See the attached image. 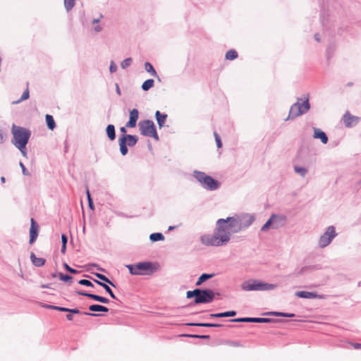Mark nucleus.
Listing matches in <instances>:
<instances>
[{
	"mask_svg": "<svg viewBox=\"0 0 361 361\" xmlns=\"http://www.w3.org/2000/svg\"><path fill=\"white\" fill-rule=\"evenodd\" d=\"M87 198H88V202H89V206L90 208H93V202L92 201V199L90 197V192H89V190L87 191Z\"/></svg>",
	"mask_w": 361,
	"mask_h": 361,
	"instance_id": "obj_46",
	"label": "nucleus"
},
{
	"mask_svg": "<svg viewBox=\"0 0 361 361\" xmlns=\"http://www.w3.org/2000/svg\"><path fill=\"white\" fill-rule=\"evenodd\" d=\"M94 281L97 283L98 285L102 286L112 298L116 299L115 295L114 294V293L112 292L111 289L109 288V286L97 280H94Z\"/></svg>",
	"mask_w": 361,
	"mask_h": 361,
	"instance_id": "obj_24",
	"label": "nucleus"
},
{
	"mask_svg": "<svg viewBox=\"0 0 361 361\" xmlns=\"http://www.w3.org/2000/svg\"><path fill=\"white\" fill-rule=\"evenodd\" d=\"M61 241H62V245H66L67 244L68 238H67L66 235L63 234L61 235Z\"/></svg>",
	"mask_w": 361,
	"mask_h": 361,
	"instance_id": "obj_47",
	"label": "nucleus"
},
{
	"mask_svg": "<svg viewBox=\"0 0 361 361\" xmlns=\"http://www.w3.org/2000/svg\"><path fill=\"white\" fill-rule=\"evenodd\" d=\"M60 279L65 282H69L71 283L73 280V277L68 275H64L63 274H60L59 275Z\"/></svg>",
	"mask_w": 361,
	"mask_h": 361,
	"instance_id": "obj_37",
	"label": "nucleus"
},
{
	"mask_svg": "<svg viewBox=\"0 0 361 361\" xmlns=\"http://www.w3.org/2000/svg\"><path fill=\"white\" fill-rule=\"evenodd\" d=\"M12 134L13 136V144L21 152L24 157H26V145L31 135L30 131L25 128L13 125Z\"/></svg>",
	"mask_w": 361,
	"mask_h": 361,
	"instance_id": "obj_2",
	"label": "nucleus"
},
{
	"mask_svg": "<svg viewBox=\"0 0 361 361\" xmlns=\"http://www.w3.org/2000/svg\"><path fill=\"white\" fill-rule=\"evenodd\" d=\"M64 267H65V269L68 271H69V272H71L72 274H77V273H78V271L76 269H74L71 268L66 263L64 264Z\"/></svg>",
	"mask_w": 361,
	"mask_h": 361,
	"instance_id": "obj_43",
	"label": "nucleus"
},
{
	"mask_svg": "<svg viewBox=\"0 0 361 361\" xmlns=\"http://www.w3.org/2000/svg\"><path fill=\"white\" fill-rule=\"evenodd\" d=\"M75 0H64V6L66 9L69 11L75 5Z\"/></svg>",
	"mask_w": 361,
	"mask_h": 361,
	"instance_id": "obj_34",
	"label": "nucleus"
},
{
	"mask_svg": "<svg viewBox=\"0 0 361 361\" xmlns=\"http://www.w3.org/2000/svg\"><path fill=\"white\" fill-rule=\"evenodd\" d=\"M295 295L302 298H324L322 295H318L317 294L314 293L307 292V291H298L295 293Z\"/></svg>",
	"mask_w": 361,
	"mask_h": 361,
	"instance_id": "obj_18",
	"label": "nucleus"
},
{
	"mask_svg": "<svg viewBox=\"0 0 361 361\" xmlns=\"http://www.w3.org/2000/svg\"><path fill=\"white\" fill-rule=\"evenodd\" d=\"M42 306L45 308L56 310H59L61 312L80 313V310L78 309H69V308H66V307H62L54 306V305H43Z\"/></svg>",
	"mask_w": 361,
	"mask_h": 361,
	"instance_id": "obj_17",
	"label": "nucleus"
},
{
	"mask_svg": "<svg viewBox=\"0 0 361 361\" xmlns=\"http://www.w3.org/2000/svg\"><path fill=\"white\" fill-rule=\"evenodd\" d=\"M29 97H30L29 89H28V87H27L26 90H25V92H23V94H22L20 99L16 102H13V104H18L19 102H20L22 101L27 99L29 98Z\"/></svg>",
	"mask_w": 361,
	"mask_h": 361,
	"instance_id": "obj_32",
	"label": "nucleus"
},
{
	"mask_svg": "<svg viewBox=\"0 0 361 361\" xmlns=\"http://www.w3.org/2000/svg\"><path fill=\"white\" fill-rule=\"evenodd\" d=\"M360 118L352 115L349 111H346L343 116V121L347 128H351L358 123Z\"/></svg>",
	"mask_w": 361,
	"mask_h": 361,
	"instance_id": "obj_12",
	"label": "nucleus"
},
{
	"mask_svg": "<svg viewBox=\"0 0 361 361\" xmlns=\"http://www.w3.org/2000/svg\"><path fill=\"white\" fill-rule=\"evenodd\" d=\"M155 116L159 128L163 127L167 118V114H162L159 111H157L155 113Z\"/></svg>",
	"mask_w": 361,
	"mask_h": 361,
	"instance_id": "obj_19",
	"label": "nucleus"
},
{
	"mask_svg": "<svg viewBox=\"0 0 361 361\" xmlns=\"http://www.w3.org/2000/svg\"><path fill=\"white\" fill-rule=\"evenodd\" d=\"M190 326H205V327H221L223 325L219 324H211V323H192L190 324Z\"/></svg>",
	"mask_w": 361,
	"mask_h": 361,
	"instance_id": "obj_26",
	"label": "nucleus"
},
{
	"mask_svg": "<svg viewBox=\"0 0 361 361\" xmlns=\"http://www.w3.org/2000/svg\"><path fill=\"white\" fill-rule=\"evenodd\" d=\"M85 314L86 315H90V316H92V317H97V316H100V314H96V313H88V312H84Z\"/></svg>",
	"mask_w": 361,
	"mask_h": 361,
	"instance_id": "obj_51",
	"label": "nucleus"
},
{
	"mask_svg": "<svg viewBox=\"0 0 361 361\" xmlns=\"http://www.w3.org/2000/svg\"><path fill=\"white\" fill-rule=\"evenodd\" d=\"M106 134L110 140H114L116 138L115 128L114 125L109 124L106 127Z\"/></svg>",
	"mask_w": 361,
	"mask_h": 361,
	"instance_id": "obj_21",
	"label": "nucleus"
},
{
	"mask_svg": "<svg viewBox=\"0 0 361 361\" xmlns=\"http://www.w3.org/2000/svg\"><path fill=\"white\" fill-rule=\"evenodd\" d=\"M154 85V81L153 79H148L147 80H145L142 85V88L144 91H147L149 90L150 88H152Z\"/></svg>",
	"mask_w": 361,
	"mask_h": 361,
	"instance_id": "obj_25",
	"label": "nucleus"
},
{
	"mask_svg": "<svg viewBox=\"0 0 361 361\" xmlns=\"http://www.w3.org/2000/svg\"><path fill=\"white\" fill-rule=\"evenodd\" d=\"M213 276H214V274H202L199 277V279H198V280H197V281L196 283V286L201 285L204 281H205L206 280H207L209 279L212 278Z\"/></svg>",
	"mask_w": 361,
	"mask_h": 361,
	"instance_id": "obj_27",
	"label": "nucleus"
},
{
	"mask_svg": "<svg viewBox=\"0 0 361 361\" xmlns=\"http://www.w3.org/2000/svg\"><path fill=\"white\" fill-rule=\"evenodd\" d=\"M131 63H132V59L127 58L121 62V66L123 69H125L127 67H128L131 64Z\"/></svg>",
	"mask_w": 361,
	"mask_h": 361,
	"instance_id": "obj_35",
	"label": "nucleus"
},
{
	"mask_svg": "<svg viewBox=\"0 0 361 361\" xmlns=\"http://www.w3.org/2000/svg\"><path fill=\"white\" fill-rule=\"evenodd\" d=\"M272 314L274 315H276V316H282V317H294V314H286V313H283V312H273Z\"/></svg>",
	"mask_w": 361,
	"mask_h": 361,
	"instance_id": "obj_42",
	"label": "nucleus"
},
{
	"mask_svg": "<svg viewBox=\"0 0 361 361\" xmlns=\"http://www.w3.org/2000/svg\"><path fill=\"white\" fill-rule=\"evenodd\" d=\"M116 64L112 61L111 63V65H110V67H109V70H110V72L111 73H114L116 71Z\"/></svg>",
	"mask_w": 361,
	"mask_h": 361,
	"instance_id": "obj_44",
	"label": "nucleus"
},
{
	"mask_svg": "<svg viewBox=\"0 0 361 361\" xmlns=\"http://www.w3.org/2000/svg\"><path fill=\"white\" fill-rule=\"evenodd\" d=\"M94 275L96 277H97L100 280H102L106 283H108L109 284H110L112 286H115V285L106 276H104L102 274H99V273H96V274H94Z\"/></svg>",
	"mask_w": 361,
	"mask_h": 361,
	"instance_id": "obj_31",
	"label": "nucleus"
},
{
	"mask_svg": "<svg viewBox=\"0 0 361 361\" xmlns=\"http://www.w3.org/2000/svg\"><path fill=\"white\" fill-rule=\"evenodd\" d=\"M1 180L2 183H5V178L4 177H1Z\"/></svg>",
	"mask_w": 361,
	"mask_h": 361,
	"instance_id": "obj_56",
	"label": "nucleus"
},
{
	"mask_svg": "<svg viewBox=\"0 0 361 361\" xmlns=\"http://www.w3.org/2000/svg\"><path fill=\"white\" fill-rule=\"evenodd\" d=\"M242 288L246 291L259 290H271L274 288L272 284L258 282L257 281H247L242 283Z\"/></svg>",
	"mask_w": 361,
	"mask_h": 361,
	"instance_id": "obj_9",
	"label": "nucleus"
},
{
	"mask_svg": "<svg viewBox=\"0 0 361 361\" xmlns=\"http://www.w3.org/2000/svg\"><path fill=\"white\" fill-rule=\"evenodd\" d=\"M286 217L284 216L272 215L271 218L262 227V231H266L271 226L273 228H277L284 224Z\"/></svg>",
	"mask_w": 361,
	"mask_h": 361,
	"instance_id": "obj_10",
	"label": "nucleus"
},
{
	"mask_svg": "<svg viewBox=\"0 0 361 361\" xmlns=\"http://www.w3.org/2000/svg\"><path fill=\"white\" fill-rule=\"evenodd\" d=\"M98 21H99L98 20H97V19H94V20H93V23H97Z\"/></svg>",
	"mask_w": 361,
	"mask_h": 361,
	"instance_id": "obj_58",
	"label": "nucleus"
},
{
	"mask_svg": "<svg viewBox=\"0 0 361 361\" xmlns=\"http://www.w3.org/2000/svg\"><path fill=\"white\" fill-rule=\"evenodd\" d=\"M31 225L30 228V243H33L37 238L39 226L35 222L34 219H31Z\"/></svg>",
	"mask_w": 361,
	"mask_h": 361,
	"instance_id": "obj_13",
	"label": "nucleus"
},
{
	"mask_svg": "<svg viewBox=\"0 0 361 361\" xmlns=\"http://www.w3.org/2000/svg\"><path fill=\"white\" fill-rule=\"evenodd\" d=\"M192 336L193 337H199L198 336H195V335H193Z\"/></svg>",
	"mask_w": 361,
	"mask_h": 361,
	"instance_id": "obj_61",
	"label": "nucleus"
},
{
	"mask_svg": "<svg viewBox=\"0 0 361 361\" xmlns=\"http://www.w3.org/2000/svg\"><path fill=\"white\" fill-rule=\"evenodd\" d=\"M139 112L137 109H134L130 111V118L128 122L126 123V127L134 128L136 126L137 121L138 119Z\"/></svg>",
	"mask_w": 361,
	"mask_h": 361,
	"instance_id": "obj_14",
	"label": "nucleus"
},
{
	"mask_svg": "<svg viewBox=\"0 0 361 361\" xmlns=\"http://www.w3.org/2000/svg\"><path fill=\"white\" fill-rule=\"evenodd\" d=\"M271 320L268 318H254L253 322L256 323H267L269 322Z\"/></svg>",
	"mask_w": 361,
	"mask_h": 361,
	"instance_id": "obj_41",
	"label": "nucleus"
},
{
	"mask_svg": "<svg viewBox=\"0 0 361 361\" xmlns=\"http://www.w3.org/2000/svg\"><path fill=\"white\" fill-rule=\"evenodd\" d=\"M66 245H62V246H61V252H62L63 254H65V252H66Z\"/></svg>",
	"mask_w": 361,
	"mask_h": 361,
	"instance_id": "obj_54",
	"label": "nucleus"
},
{
	"mask_svg": "<svg viewBox=\"0 0 361 361\" xmlns=\"http://www.w3.org/2000/svg\"><path fill=\"white\" fill-rule=\"evenodd\" d=\"M137 137L136 135H122L118 139V144L120 147V151L122 155L125 156L128 153V147H133L137 142Z\"/></svg>",
	"mask_w": 361,
	"mask_h": 361,
	"instance_id": "obj_7",
	"label": "nucleus"
},
{
	"mask_svg": "<svg viewBox=\"0 0 361 361\" xmlns=\"http://www.w3.org/2000/svg\"><path fill=\"white\" fill-rule=\"evenodd\" d=\"M336 236L335 228L334 226H329L326 232L322 235L319 240V245L321 247L327 246L331 240Z\"/></svg>",
	"mask_w": 361,
	"mask_h": 361,
	"instance_id": "obj_11",
	"label": "nucleus"
},
{
	"mask_svg": "<svg viewBox=\"0 0 361 361\" xmlns=\"http://www.w3.org/2000/svg\"><path fill=\"white\" fill-rule=\"evenodd\" d=\"M214 137H215V140H216V143L217 147L218 148H221L222 147V143H221V138H220L219 135H218V133L216 132L214 133Z\"/></svg>",
	"mask_w": 361,
	"mask_h": 361,
	"instance_id": "obj_38",
	"label": "nucleus"
},
{
	"mask_svg": "<svg viewBox=\"0 0 361 361\" xmlns=\"http://www.w3.org/2000/svg\"><path fill=\"white\" fill-rule=\"evenodd\" d=\"M120 130L123 133V135H126V127H121L120 128Z\"/></svg>",
	"mask_w": 361,
	"mask_h": 361,
	"instance_id": "obj_53",
	"label": "nucleus"
},
{
	"mask_svg": "<svg viewBox=\"0 0 361 361\" xmlns=\"http://www.w3.org/2000/svg\"><path fill=\"white\" fill-rule=\"evenodd\" d=\"M30 258L32 264L36 267H42L45 263L44 259L37 257L34 253H31Z\"/></svg>",
	"mask_w": 361,
	"mask_h": 361,
	"instance_id": "obj_20",
	"label": "nucleus"
},
{
	"mask_svg": "<svg viewBox=\"0 0 361 361\" xmlns=\"http://www.w3.org/2000/svg\"><path fill=\"white\" fill-rule=\"evenodd\" d=\"M237 57H238V53L234 49H230L226 54V59L227 60H234Z\"/></svg>",
	"mask_w": 361,
	"mask_h": 361,
	"instance_id": "obj_28",
	"label": "nucleus"
},
{
	"mask_svg": "<svg viewBox=\"0 0 361 361\" xmlns=\"http://www.w3.org/2000/svg\"><path fill=\"white\" fill-rule=\"evenodd\" d=\"M228 312H221V313H216V314H210V317H216V318H219V317H228Z\"/></svg>",
	"mask_w": 361,
	"mask_h": 361,
	"instance_id": "obj_39",
	"label": "nucleus"
},
{
	"mask_svg": "<svg viewBox=\"0 0 361 361\" xmlns=\"http://www.w3.org/2000/svg\"><path fill=\"white\" fill-rule=\"evenodd\" d=\"M352 345L355 349H360L361 348V343H352Z\"/></svg>",
	"mask_w": 361,
	"mask_h": 361,
	"instance_id": "obj_48",
	"label": "nucleus"
},
{
	"mask_svg": "<svg viewBox=\"0 0 361 361\" xmlns=\"http://www.w3.org/2000/svg\"><path fill=\"white\" fill-rule=\"evenodd\" d=\"M195 177L204 188L209 190H216L218 188L219 183L217 180L207 176L203 172H195Z\"/></svg>",
	"mask_w": 361,
	"mask_h": 361,
	"instance_id": "obj_6",
	"label": "nucleus"
},
{
	"mask_svg": "<svg viewBox=\"0 0 361 361\" xmlns=\"http://www.w3.org/2000/svg\"><path fill=\"white\" fill-rule=\"evenodd\" d=\"M73 313H72V312H69V314H68L66 315V318H67L68 320H69V321H72L73 320Z\"/></svg>",
	"mask_w": 361,
	"mask_h": 361,
	"instance_id": "obj_49",
	"label": "nucleus"
},
{
	"mask_svg": "<svg viewBox=\"0 0 361 361\" xmlns=\"http://www.w3.org/2000/svg\"><path fill=\"white\" fill-rule=\"evenodd\" d=\"M149 239L153 242L158 241V240H164V236L160 233H152L149 235Z\"/></svg>",
	"mask_w": 361,
	"mask_h": 361,
	"instance_id": "obj_29",
	"label": "nucleus"
},
{
	"mask_svg": "<svg viewBox=\"0 0 361 361\" xmlns=\"http://www.w3.org/2000/svg\"><path fill=\"white\" fill-rule=\"evenodd\" d=\"M254 317H244L231 319V322H253Z\"/></svg>",
	"mask_w": 361,
	"mask_h": 361,
	"instance_id": "obj_33",
	"label": "nucleus"
},
{
	"mask_svg": "<svg viewBox=\"0 0 361 361\" xmlns=\"http://www.w3.org/2000/svg\"><path fill=\"white\" fill-rule=\"evenodd\" d=\"M313 137L319 139L323 144H326L328 142V137L326 133L319 128H314Z\"/></svg>",
	"mask_w": 361,
	"mask_h": 361,
	"instance_id": "obj_16",
	"label": "nucleus"
},
{
	"mask_svg": "<svg viewBox=\"0 0 361 361\" xmlns=\"http://www.w3.org/2000/svg\"><path fill=\"white\" fill-rule=\"evenodd\" d=\"M252 216L244 214L219 219L216 221V228L213 234H206L201 237V242L207 246H221L226 244L232 233H235L243 227L249 226L253 221Z\"/></svg>",
	"mask_w": 361,
	"mask_h": 361,
	"instance_id": "obj_1",
	"label": "nucleus"
},
{
	"mask_svg": "<svg viewBox=\"0 0 361 361\" xmlns=\"http://www.w3.org/2000/svg\"><path fill=\"white\" fill-rule=\"evenodd\" d=\"M175 228V226H169V230H172L174 229Z\"/></svg>",
	"mask_w": 361,
	"mask_h": 361,
	"instance_id": "obj_57",
	"label": "nucleus"
},
{
	"mask_svg": "<svg viewBox=\"0 0 361 361\" xmlns=\"http://www.w3.org/2000/svg\"><path fill=\"white\" fill-rule=\"evenodd\" d=\"M295 171L297 173L300 174L302 176H305L307 173V169L303 167L295 166Z\"/></svg>",
	"mask_w": 361,
	"mask_h": 361,
	"instance_id": "obj_36",
	"label": "nucleus"
},
{
	"mask_svg": "<svg viewBox=\"0 0 361 361\" xmlns=\"http://www.w3.org/2000/svg\"><path fill=\"white\" fill-rule=\"evenodd\" d=\"M4 141V135L2 132L0 130V143H2Z\"/></svg>",
	"mask_w": 361,
	"mask_h": 361,
	"instance_id": "obj_52",
	"label": "nucleus"
},
{
	"mask_svg": "<svg viewBox=\"0 0 361 361\" xmlns=\"http://www.w3.org/2000/svg\"><path fill=\"white\" fill-rule=\"evenodd\" d=\"M133 275H150L155 272L159 266L150 262H142L126 266Z\"/></svg>",
	"mask_w": 361,
	"mask_h": 361,
	"instance_id": "obj_3",
	"label": "nucleus"
},
{
	"mask_svg": "<svg viewBox=\"0 0 361 361\" xmlns=\"http://www.w3.org/2000/svg\"><path fill=\"white\" fill-rule=\"evenodd\" d=\"M89 310L92 312L101 311L107 312L109 311V309L107 307L100 305H92L89 307Z\"/></svg>",
	"mask_w": 361,
	"mask_h": 361,
	"instance_id": "obj_22",
	"label": "nucleus"
},
{
	"mask_svg": "<svg viewBox=\"0 0 361 361\" xmlns=\"http://www.w3.org/2000/svg\"><path fill=\"white\" fill-rule=\"evenodd\" d=\"M188 298L195 297V303H209L211 302L214 298V293L210 289L200 290L195 289L194 290H189L186 293Z\"/></svg>",
	"mask_w": 361,
	"mask_h": 361,
	"instance_id": "obj_4",
	"label": "nucleus"
},
{
	"mask_svg": "<svg viewBox=\"0 0 361 361\" xmlns=\"http://www.w3.org/2000/svg\"><path fill=\"white\" fill-rule=\"evenodd\" d=\"M228 317H233L236 314V312L235 311H228Z\"/></svg>",
	"mask_w": 361,
	"mask_h": 361,
	"instance_id": "obj_50",
	"label": "nucleus"
},
{
	"mask_svg": "<svg viewBox=\"0 0 361 361\" xmlns=\"http://www.w3.org/2000/svg\"><path fill=\"white\" fill-rule=\"evenodd\" d=\"M42 288H48V286H47V285H42Z\"/></svg>",
	"mask_w": 361,
	"mask_h": 361,
	"instance_id": "obj_59",
	"label": "nucleus"
},
{
	"mask_svg": "<svg viewBox=\"0 0 361 361\" xmlns=\"http://www.w3.org/2000/svg\"><path fill=\"white\" fill-rule=\"evenodd\" d=\"M310 109V104L308 100L305 101H298L293 105L291 106L289 111L288 118H295L307 112Z\"/></svg>",
	"mask_w": 361,
	"mask_h": 361,
	"instance_id": "obj_8",
	"label": "nucleus"
},
{
	"mask_svg": "<svg viewBox=\"0 0 361 361\" xmlns=\"http://www.w3.org/2000/svg\"><path fill=\"white\" fill-rule=\"evenodd\" d=\"M77 294H78L80 295H84V296L88 297L95 301L105 303V304H106L109 302V299H107L106 298L99 296V295H95V294L87 293L81 292V291H78Z\"/></svg>",
	"mask_w": 361,
	"mask_h": 361,
	"instance_id": "obj_15",
	"label": "nucleus"
},
{
	"mask_svg": "<svg viewBox=\"0 0 361 361\" xmlns=\"http://www.w3.org/2000/svg\"><path fill=\"white\" fill-rule=\"evenodd\" d=\"M145 71L147 72H148L149 73H150L152 75H153V76L157 75L156 71L154 70V68H153L152 65L150 63L146 62L145 63Z\"/></svg>",
	"mask_w": 361,
	"mask_h": 361,
	"instance_id": "obj_30",
	"label": "nucleus"
},
{
	"mask_svg": "<svg viewBox=\"0 0 361 361\" xmlns=\"http://www.w3.org/2000/svg\"><path fill=\"white\" fill-rule=\"evenodd\" d=\"M275 224H280V221L279 220L276 221Z\"/></svg>",
	"mask_w": 361,
	"mask_h": 361,
	"instance_id": "obj_60",
	"label": "nucleus"
},
{
	"mask_svg": "<svg viewBox=\"0 0 361 361\" xmlns=\"http://www.w3.org/2000/svg\"><path fill=\"white\" fill-rule=\"evenodd\" d=\"M20 167L22 168V171H23V173L25 176H28L29 175V173L28 171H27L26 168L25 167V166L23 165V163H20Z\"/></svg>",
	"mask_w": 361,
	"mask_h": 361,
	"instance_id": "obj_45",
	"label": "nucleus"
},
{
	"mask_svg": "<svg viewBox=\"0 0 361 361\" xmlns=\"http://www.w3.org/2000/svg\"><path fill=\"white\" fill-rule=\"evenodd\" d=\"M45 118L48 128L50 130H54L56 127V124L53 116L49 114H47Z\"/></svg>",
	"mask_w": 361,
	"mask_h": 361,
	"instance_id": "obj_23",
	"label": "nucleus"
},
{
	"mask_svg": "<svg viewBox=\"0 0 361 361\" xmlns=\"http://www.w3.org/2000/svg\"><path fill=\"white\" fill-rule=\"evenodd\" d=\"M79 284L80 285H82V286H93V284L92 283L89 281V280H87V279H81L79 281Z\"/></svg>",
	"mask_w": 361,
	"mask_h": 361,
	"instance_id": "obj_40",
	"label": "nucleus"
},
{
	"mask_svg": "<svg viewBox=\"0 0 361 361\" xmlns=\"http://www.w3.org/2000/svg\"><path fill=\"white\" fill-rule=\"evenodd\" d=\"M95 30H96L97 32H99V31L101 30V27H99V26H97V27H95Z\"/></svg>",
	"mask_w": 361,
	"mask_h": 361,
	"instance_id": "obj_55",
	"label": "nucleus"
},
{
	"mask_svg": "<svg viewBox=\"0 0 361 361\" xmlns=\"http://www.w3.org/2000/svg\"><path fill=\"white\" fill-rule=\"evenodd\" d=\"M140 133L142 135L159 140V136L156 130V127L153 121L150 120L142 121L138 123Z\"/></svg>",
	"mask_w": 361,
	"mask_h": 361,
	"instance_id": "obj_5",
	"label": "nucleus"
}]
</instances>
